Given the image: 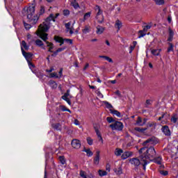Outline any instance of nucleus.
Listing matches in <instances>:
<instances>
[{
  "label": "nucleus",
  "instance_id": "nucleus-18",
  "mask_svg": "<svg viewBox=\"0 0 178 178\" xmlns=\"http://www.w3.org/2000/svg\"><path fill=\"white\" fill-rule=\"evenodd\" d=\"M96 33L97 34H102V33H104V31H105V28L103 27V26H101L99 25H98L97 27H96Z\"/></svg>",
  "mask_w": 178,
  "mask_h": 178
},
{
  "label": "nucleus",
  "instance_id": "nucleus-34",
  "mask_svg": "<svg viewBox=\"0 0 178 178\" xmlns=\"http://www.w3.org/2000/svg\"><path fill=\"white\" fill-rule=\"evenodd\" d=\"M91 17V13L88 12L86 13L83 16V21L86 22V20H88Z\"/></svg>",
  "mask_w": 178,
  "mask_h": 178
},
{
  "label": "nucleus",
  "instance_id": "nucleus-52",
  "mask_svg": "<svg viewBox=\"0 0 178 178\" xmlns=\"http://www.w3.org/2000/svg\"><path fill=\"white\" fill-rule=\"evenodd\" d=\"M72 23L70 22H67V24H65V28L67 29V31H69V30H70V26H71Z\"/></svg>",
  "mask_w": 178,
  "mask_h": 178
},
{
  "label": "nucleus",
  "instance_id": "nucleus-62",
  "mask_svg": "<svg viewBox=\"0 0 178 178\" xmlns=\"http://www.w3.org/2000/svg\"><path fill=\"white\" fill-rule=\"evenodd\" d=\"M74 123L76 126H79L80 124V122L77 120H75Z\"/></svg>",
  "mask_w": 178,
  "mask_h": 178
},
{
  "label": "nucleus",
  "instance_id": "nucleus-50",
  "mask_svg": "<svg viewBox=\"0 0 178 178\" xmlns=\"http://www.w3.org/2000/svg\"><path fill=\"white\" fill-rule=\"evenodd\" d=\"M63 13L64 16H69L70 15V11L69 10H64Z\"/></svg>",
  "mask_w": 178,
  "mask_h": 178
},
{
  "label": "nucleus",
  "instance_id": "nucleus-43",
  "mask_svg": "<svg viewBox=\"0 0 178 178\" xmlns=\"http://www.w3.org/2000/svg\"><path fill=\"white\" fill-rule=\"evenodd\" d=\"M96 94H97V97H99V98H104V95H102V93H101V91H99V89H97L96 90Z\"/></svg>",
  "mask_w": 178,
  "mask_h": 178
},
{
  "label": "nucleus",
  "instance_id": "nucleus-64",
  "mask_svg": "<svg viewBox=\"0 0 178 178\" xmlns=\"http://www.w3.org/2000/svg\"><path fill=\"white\" fill-rule=\"evenodd\" d=\"M106 170H107V172H111V167L109 165H106Z\"/></svg>",
  "mask_w": 178,
  "mask_h": 178
},
{
  "label": "nucleus",
  "instance_id": "nucleus-15",
  "mask_svg": "<svg viewBox=\"0 0 178 178\" xmlns=\"http://www.w3.org/2000/svg\"><path fill=\"white\" fill-rule=\"evenodd\" d=\"M99 154H100L99 151H97L96 152V156H95L93 160V163L95 165H99Z\"/></svg>",
  "mask_w": 178,
  "mask_h": 178
},
{
  "label": "nucleus",
  "instance_id": "nucleus-41",
  "mask_svg": "<svg viewBox=\"0 0 178 178\" xmlns=\"http://www.w3.org/2000/svg\"><path fill=\"white\" fill-rule=\"evenodd\" d=\"M168 52H172L173 51V44H172L171 42L168 43Z\"/></svg>",
  "mask_w": 178,
  "mask_h": 178
},
{
  "label": "nucleus",
  "instance_id": "nucleus-29",
  "mask_svg": "<svg viewBox=\"0 0 178 178\" xmlns=\"http://www.w3.org/2000/svg\"><path fill=\"white\" fill-rule=\"evenodd\" d=\"M136 124L138 126H144V122H143V119L141 117H138V120H136Z\"/></svg>",
  "mask_w": 178,
  "mask_h": 178
},
{
  "label": "nucleus",
  "instance_id": "nucleus-63",
  "mask_svg": "<svg viewBox=\"0 0 178 178\" xmlns=\"http://www.w3.org/2000/svg\"><path fill=\"white\" fill-rule=\"evenodd\" d=\"M146 105H151V99L146 100Z\"/></svg>",
  "mask_w": 178,
  "mask_h": 178
},
{
  "label": "nucleus",
  "instance_id": "nucleus-30",
  "mask_svg": "<svg viewBox=\"0 0 178 178\" xmlns=\"http://www.w3.org/2000/svg\"><path fill=\"white\" fill-rule=\"evenodd\" d=\"M83 152H86L87 156H92L93 153L91 152V149H84Z\"/></svg>",
  "mask_w": 178,
  "mask_h": 178
},
{
  "label": "nucleus",
  "instance_id": "nucleus-11",
  "mask_svg": "<svg viewBox=\"0 0 178 178\" xmlns=\"http://www.w3.org/2000/svg\"><path fill=\"white\" fill-rule=\"evenodd\" d=\"M163 133L165 134V136H167L169 137L170 136V129H169V127L168 126H163L161 129Z\"/></svg>",
  "mask_w": 178,
  "mask_h": 178
},
{
  "label": "nucleus",
  "instance_id": "nucleus-42",
  "mask_svg": "<svg viewBox=\"0 0 178 178\" xmlns=\"http://www.w3.org/2000/svg\"><path fill=\"white\" fill-rule=\"evenodd\" d=\"M147 127H154V129H155V127H156V123L152 122H149L147 124Z\"/></svg>",
  "mask_w": 178,
  "mask_h": 178
},
{
  "label": "nucleus",
  "instance_id": "nucleus-48",
  "mask_svg": "<svg viewBox=\"0 0 178 178\" xmlns=\"http://www.w3.org/2000/svg\"><path fill=\"white\" fill-rule=\"evenodd\" d=\"M105 105H106V108H108V109H112V108H113V106H112V104H109V102H105Z\"/></svg>",
  "mask_w": 178,
  "mask_h": 178
},
{
  "label": "nucleus",
  "instance_id": "nucleus-17",
  "mask_svg": "<svg viewBox=\"0 0 178 178\" xmlns=\"http://www.w3.org/2000/svg\"><path fill=\"white\" fill-rule=\"evenodd\" d=\"M91 31V26L90 25H86L85 27L82 29L83 34H88Z\"/></svg>",
  "mask_w": 178,
  "mask_h": 178
},
{
  "label": "nucleus",
  "instance_id": "nucleus-8",
  "mask_svg": "<svg viewBox=\"0 0 178 178\" xmlns=\"http://www.w3.org/2000/svg\"><path fill=\"white\" fill-rule=\"evenodd\" d=\"M152 26L151 25H146L143 27V31H139V33L140 34V37H144L145 35H146V33L147 31H148V30H149V29H151Z\"/></svg>",
  "mask_w": 178,
  "mask_h": 178
},
{
  "label": "nucleus",
  "instance_id": "nucleus-58",
  "mask_svg": "<svg viewBox=\"0 0 178 178\" xmlns=\"http://www.w3.org/2000/svg\"><path fill=\"white\" fill-rule=\"evenodd\" d=\"M45 12V9L44 7H41L40 8V15H42Z\"/></svg>",
  "mask_w": 178,
  "mask_h": 178
},
{
  "label": "nucleus",
  "instance_id": "nucleus-53",
  "mask_svg": "<svg viewBox=\"0 0 178 178\" xmlns=\"http://www.w3.org/2000/svg\"><path fill=\"white\" fill-rule=\"evenodd\" d=\"M114 94H115V95H118V97H119L120 98H122V94L120 93V91L117 90L114 92Z\"/></svg>",
  "mask_w": 178,
  "mask_h": 178
},
{
  "label": "nucleus",
  "instance_id": "nucleus-35",
  "mask_svg": "<svg viewBox=\"0 0 178 178\" xmlns=\"http://www.w3.org/2000/svg\"><path fill=\"white\" fill-rule=\"evenodd\" d=\"M108 175V172L105 170H99V175L102 177L103 176H106Z\"/></svg>",
  "mask_w": 178,
  "mask_h": 178
},
{
  "label": "nucleus",
  "instance_id": "nucleus-19",
  "mask_svg": "<svg viewBox=\"0 0 178 178\" xmlns=\"http://www.w3.org/2000/svg\"><path fill=\"white\" fill-rule=\"evenodd\" d=\"M51 126L54 130H57L58 131H60L62 130V125L59 123L53 124Z\"/></svg>",
  "mask_w": 178,
  "mask_h": 178
},
{
  "label": "nucleus",
  "instance_id": "nucleus-61",
  "mask_svg": "<svg viewBox=\"0 0 178 178\" xmlns=\"http://www.w3.org/2000/svg\"><path fill=\"white\" fill-rule=\"evenodd\" d=\"M90 66V64H88V63H87L85 65V67H83V70H87V68Z\"/></svg>",
  "mask_w": 178,
  "mask_h": 178
},
{
  "label": "nucleus",
  "instance_id": "nucleus-5",
  "mask_svg": "<svg viewBox=\"0 0 178 178\" xmlns=\"http://www.w3.org/2000/svg\"><path fill=\"white\" fill-rule=\"evenodd\" d=\"M110 127H111L112 130H118V131H122V130H123V123L117 121L113 124H111Z\"/></svg>",
  "mask_w": 178,
  "mask_h": 178
},
{
  "label": "nucleus",
  "instance_id": "nucleus-4",
  "mask_svg": "<svg viewBox=\"0 0 178 178\" xmlns=\"http://www.w3.org/2000/svg\"><path fill=\"white\" fill-rule=\"evenodd\" d=\"M95 10L97 13L96 19H97L98 23H104V15H102V10H101V7L99 6H96L95 8Z\"/></svg>",
  "mask_w": 178,
  "mask_h": 178
},
{
  "label": "nucleus",
  "instance_id": "nucleus-2",
  "mask_svg": "<svg viewBox=\"0 0 178 178\" xmlns=\"http://www.w3.org/2000/svg\"><path fill=\"white\" fill-rule=\"evenodd\" d=\"M148 144H154V140L152 138H149L143 143L144 147H142L139 150V154L143 159H154L155 155H156V152L154 147L147 148Z\"/></svg>",
  "mask_w": 178,
  "mask_h": 178
},
{
  "label": "nucleus",
  "instance_id": "nucleus-47",
  "mask_svg": "<svg viewBox=\"0 0 178 178\" xmlns=\"http://www.w3.org/2000/svg\"><path fill=\"white\" fill-rule=\"evenodd\" d=\"M62 99L65 101L68 104V105H72V102H70V98H68V97H65V98L62 97Z\"/></svg>",
  "mask_w": 178,
  "mask_h": 178
},
{
  "label": "nucleus",
  "instance_id": "nucleus-6",
  "mask_svg": "<svg viewBox=\"0 0 178 178\" xmlns=\"http://www.w3.org/2000/svg\"><path fill=\"white\" fill-rule=\"evenodd\" d=\"M131 165H134V166H140L143 162V157L140 155V161L137 158H132L129 160Z\"/></svg>",
  "mask_w": 178,
  "mask_h": 178
},
{
  "label": "nucleus",
  "instance_id": "nucleus-60",
  "mask_svg": "<svg viewBox=\"0 0 178 178\" xmlns=\"http://www.w3.org/2000/svg\"><path fill=\"white\" fill-rule=\"evenodd\" d=\"M54 67H51L50 70H47L46 72H47V73H51V72H54Z\"/></svg>",
  "mask_w": 178,
  "mask_h": 178
},
{
  "label": "nucleus",
  "instance_id": "nucleus-23",
  "mask_svg": "<svg viewBox=\"0 0 178 178\" xmlns=\"http://www.w3.org/2000/svg\"><path fill=\"white\" fill-rule=\"evenodd\" d=\"M48 84L51 88L55 89L58 88V83H56V82H55L54 81H49Z\"/></svg>",
  "mask_w": 178,
  "mask_h": 178
},
{
  "label": "nucleus",
  "instance_id": "nucleus-33",
  "mask_svg": "<svg viewBox=\"0 0 178 178\" xmlns=\"http://www.w3.org/2000/svg\"><path fill=\"white\" fill-rule=\"evenodd\" d=\"M156 5H165V0H154Z\"/></svg>",
  "mask_w": 178,
  "mask_h": 178
},
{
  "label": "nucleus",
  "instance_id": "nucleus-55",
  "mask_svg": "<svg viewBox=\"0 0 178 178\" xmlns=\"http://www.w3.org/2000/svg\"><path fill=\"white\" fill-rule=\"evenodd\" d=\"M63 72V69H60L59 72H58V76H59V79H60V77H62V74Z\"/></svg>",
  "mask_w": 178,
  "mask_h": 178
},
{
  "label": "nucleus",
  "instance_id": "nucleus-3",
  "mask_svg": "<svg viewBox=\"0 0 178 178\" xmlns=\"http://www.w3.org/2000/svg\"><path fill=\"white\" fill-rule=\"evenodd\" d=\"M35 12V7L31 6L27 9V19H29L31 24H36L38 22V15H33Z\"/></svg>",
  "mask_w": 178,
  "mask_h": 178
},
{
  "label": "nucleus",
  "instance_id": "nucleus-14",
  "mask_svg": "<svg viewBox=\"0 0 178 178\" xmlns=\"http://www.w3.org/2000/svg\"><path fill=\"white\" fill-rule=\"evenodd\" d=\"M132 155H133V152H125L122 154L121 158L122 159H127V158H130V156H131Z\"/></svg>",
  "mask_w": 178,
  "mask_h": 178
},
{
  "label": "nucleus",
  "instance_id": "nucleus-12",
  "mask_svg": "<svg viewBox=\"0 0 178 178\" xmlns=\"http://www.w3.org/2000/svg\"><path fill=\"white\" fill-rule=\"evenodd\" d=\"M162 49H151V54L154 55V56H159L161 55Z\"/></svg>",
  "mask_w": 178,
  "mask_h": 178
},
{
  "label": "nucleus",
  "instance_id": "nucleus-59",
  "mask_svg": "<svg viewBox=\"0 0 178 178\" xmlns=\"http://www.w3.org/2000/svg\"><path fill=\"white\" fill-rule=\"evenodd\" d=\"M65 42H70V44H73V40H72L71 39H65Z\"/></svg>",
  "mask_w": 178,
  "mask_h": 178
},
{
  "label": "nucleus",
  "instance_id": "nucleus-38",
  "mask_svg": "<svg viewBox=\"0 0 178 178\" xmlns=\"http://www.w3.org/2000/svg\"><path fill=\"white\" fill-rule=\"evenodd\" d=\"M35 44L38 47H42L44 45V43L40 39L35 40Z\"/></svg>",
  "mask_w": 178,
  "mask_h": 178
},
{
  "label": "nucleus",
  "instance_id": "nucleus-13",
  "mask_svg": "<svg viewBox=\"0 0 178 178\" xmlns=\"http://www.w3.org/2000/svg\"><path fill=\"white\" fill-rule=\"evenodd\" d=\"M169 37L168 38V41L170 42L173 41V37L175 35V32L172 30V28L168 29Z\"/></svg>",
  "mask_w": 178,
  "mask_h": 178
},
{
  "label": "nucleus",
  "instance_id": "nucleus-31",
  "mask_svg": "<svg viewBox=\"0 0 178 178\" xmlns=\"http://www.w3.org/2000/svg\"><path fill=\"white\" fill-rule=\"evenodd\" d=\"M99 58H102L103 59H105L106 60H107L110 63H113V60H112V58H109L106 56H99Z\"/></svg>",
  "mask_w": 178,
  "mask_h": 178
},
{
  "label": "nucleus",
  "instance_id": "nucleus-44",
  "mask_svg": "<svg viewBox=\"0 0 178 178\" xmlns=\"http://www.w3.org/2000/svg\"><path fill=\"white\" fill-rule=\"evenodd\" d=\"M50 77H55V79H59V75L56 72H53L50 74Z\"/></svg>",
  "mask_w": 178,
  "mask_h": 178
},
{
  "label": "nucleus",
  "instance_id": "nucleus-32",
  "mask_svg": "<svg viewBox=\"0 0 178 178\" xmlns=\"http://www.w3.org/2000/svg\"><path fill=\"white\" fill-rule=\"evenodd\" d=\"M114 171L115 173H116V175H122V173H123L122 167H119L118 168L114 169Z\"/></svg>",
  "mask_w": 178,
  "mask_h": 178
},
{
  "label": "nucleus",
  "instance_id": "nucleus-57",
  "mask_svg": "<svg viewBox=\"0 0 178 178\" xmlns=\"http://www.w3.org/2000/svg\"><path fill=\"white\" fill-rule=\"evenodd\" d=\"M134 46H130L129 47V54H131V52H133V51L134 50Z\"/></svg>",
  "mask_w": 178,
  "mask_h": 178
},
{
  "label": "nucleus",
  "instance_id": "nucleus-22",
  "mask_svg": "<svg viewBox=\"0 0 178 178\" xmlns=\"http://www.w3.org/2000/svg\"><path fill=\"white\" fill-rule=\"evenodd\" d=\"M154 163H157V165H162V157L158 156L154 159Z\"/></svg>",
  "mask_w": 178,
  "mask_h": 178
},
{
  "label": "nucleus",
  "instance_id": "nucleus-45",
  "mask_svg": "<svg viewBox=\"0 0 178 178\" xmlns=\"http://www.w3.org/2000/svg\"><path fill=\"white\" fill-rule=\"evenodd\" d=\"M54 40L56 42H62V40H63V38L59 36H55Z\"/></svg>",
  "mask_w": 178,
  "mask_h": 178
},
{
  "label": "nucleus",
  "instance_id": "nucleus-26",
  "mask_svg": "<svg viewBox=\"0 0 178 178\" xmlns=\"http://www.w3.org/2000/svg\"><path fill=\"white\" fill-rule=\"evenodd\" d=\"M142 163H140V165H143V170H145L146 166L148 165L149 162L147 160H146L144 158H142Z\"/></svg>",
  "mask_w": 178,
  "mask_h": 178
},
{
  "label": "nucleus",
  "instance_id": "nucleus-40",
  "mask_svg": "<svg viewBox=\"0 0 178 178\" xmlns=\"http://www.w3.org/2000/svg\"><path fill=\"white\" fill-rule=\"evenodd\" d=\"M86 141H87L88 145H92V144L94 143V140L90 137H88L86 138Z\"/></svg>",
  "mask_w": 178,
  "mask_h": 178
},
{
  "label": "nucleus",
  "instance_id": "nucleus-39",
  "mask_svg": "<svg viewBox=\"0 0 178 178\" xmlns=\"http://www.w3.org/2000/svg\"><path fill=\"white\" fill-rule=\"evenodd\" d=\"M59 161L62 165H65L66 163V160L65 159V156H59Z\"/></svg>",
  "mask_w": 178,
  "mask_h": 178
},
{
  "label": "nucleus",
  "instance_id": "nucleus-7",
  "mask_svg": "<svg viewBox=\"0 0 178 178\" xmlns=\"http://www.w3.org/2000/svg\"><path fill=\"white\" fill-rule=\"evenodd\" d=\"M71 145L75 149H79L81 147V142L77 139H74L72 140Z\"/></svg>",
  "mask_w": 178,
  "mask_h": 178
},
{
  "label": "nucleus",
  "instance_id": "nucleus-1",
  "mask_svg": "<svg viewBox=\"0 0 178 178\" xmlns=\"http://www.w3.org/2000/svg\"><path fill=\"white\" fill-rule=\"evenodd\" d=\"M59 16V13H56L55 15L54 14H50L49 16L46 19L45 22L41 24L39 26L38 29L37 35L42 38L46 44H47V47H49V52H54L52 49H54V44L47 41L48 40V34L46 33V31L49 30V22H55L56 17Z\"/></svg>",
  "mask_w": 178,
  "mask_h": 178
},
{
  "label": "nucleus",
  "instance_id": "nucleus-37",
  "mask_svg": "<svg viewBox=\"0 0 178 178\" xmlns=\"http://www.w3.org/2000/svg\"><path fill=\"white\" fill-rule=\"evenodd\" d=\"M135 130H136V131H138L139 133H144V131H145V130H147V128L136 127Z\"/></svg>",
  "mask_w": 178,
  "mask_h": 178
},
{
  "label": "nucleus",
  "instance_id": "nucleus-49",
  "mask_svg": "<svg viewBox=\"0 0 178 178\" xmlns=\"http://www.w3.org/2000/svg\"><path fill=\"white\" fill-rule=\"evenodd\" d=\"M70 95V90H67V92L62 96L63 98H66Z\"/></svg>",
  "mask_w": 178,
  "mask_h": 178
},
{
  "label": "nucleus",
  "instance_id": "nucleus-20",
  "mask_svg": "<svg viewBox=\"0 0 178 178\" xmlns=\"http://www.w3.org/2000/svg\"><path fill=\"white\" fill-rule=\"evenodd\" d=\"M22 48H23L24 49H26V51H29L30 47L27 45V43H26V41L22 40L21 42V50H22Z\"/></svg>",
  "mask_w": 178,
  "mask_h": 178
},
{
  "label": "nucleus",
  "instance_id": "nucleus-21",
  "mask_svg": "<svg viewBox=\"0 0 178 178\" xmlns=\"http://www.w3.org/2000/svg\"><path fill=\"white\" fill-rule=\"evenodd\" d=\"M110 112L113 115H115L118 118H122V114L118 111L110 109Z\"/></svg>",
  "mask_w": 178,
  "mask_h": 178
},
{
  "label": "nucleus",
  "instance_id": "nucleus-56",
  "mask_svg": "<svg viewBox=\"0 0 178 178\" xmlns=\"http://www.w3.org/2000/svg\"><path fill=\"white\" fill-rule=\"evenodd\" d=\"M36 76H37V77H38L39 79H42V77H44V74H42V73H40V74L37 73V74H36Z\"/></svg>",
  "mask_w": 178,
  "mask_h": 178
},
{
  "label": "nucleus",
  "instance_id": "nucleus-10",
  "mask_svg": "<svg viewBox=\"0 0 178 178\" xmlns=\"http://www.w3.org/2000/svg\"><path fill=\"white\" fill-rule=\"evenodd\" d=\"M114 27L117 29V32L118 33L120 31V29L123 27V23H122V21L117 19L114 24Z\"/></svg>",
  "mask_w": 178,
  "mask_h": 178
},
{
  "label": "nucleus",
  "instance_id": "nucleus-28",
  "mask_svg": "<svg viewBox=\"0 0 178 178\" xmlns=\"http://www.w3.org/2000/svg\"><path fill=\"white\" fill-rule=\"evenodd\" d=\"M122 154H123V149L119 148L115 149V155H116V156H120Z\"/></svg>",
  "mask_w": 178,
  "mask_h": 178
},
{
  "label": "nucleus",
  "instance_id": "nucleus-25",
  "mask_svg": "<svg viewBox=\"0 0 178 178\" xmlns=\"http://www.w3.org/2000/svg\"><path fill=\"white\" fill-rule=\"evenodd\" d=\"M65 49H66V47L58 48L56 51L54 52V54H52L51 56H56L59 52H62V51H65Z\"/></svg>",
  "mask_w": 178,
  "mask_h": 178
},
{
  "label": "nucleus",
  "instance_id": "nucleus-27",
  "mask_svg": "<svg viewBox=\"0 0 178 178\" xmlns=\"http://www.w3.org/2000/svg\"><path fill=\"white\" fill-rule=\"evenodd\" d=\"M171 122L172 123H177L178 120V115L177 114H173L172 116L171 117Z\"/></svg>",
  "mask_w": 178,
  "mask_h": 178
},
{
  "label": "nucleus",
  "instance_id": "nucleus-24",
  "mask_svg": "<svg viewBox=\"0 0 178 178\" xmlns=\"http://www.w3.org/2000/svg\"><path fill=\"white\" fill-rule=\"evenodd\" d=\"M71 5L75 9H79V8H80V5H79V3H77V1L76 0H72Z\"/></svg>",
  "mask_w": 178,
  "mask_h": 178
},
{
  "label": "nucleus",
  "instance_id": "nucleus-46",
  "mask_svg": "<svg viewBox=\"0 0 178 178\" xmlns=\"http://www.w3.org/2000/svg\"><path fill=\"white\" fill-rule=\"evenodd\" d=\"M24 26L26 30H30V29H31V25L30 24L24 22Z\"/></svg>",
  "mask_w": 178,
  "mask_h": 178
},
{
  "label": "nucleus",
  "instance_id": "nucleus-51",
  "mask_svg": "<svg viewBox=\"0 0 178 178\" xmlns=\"http://www.w3.org/2000/svg\"><path fill=\"white\" fill-rule=\"evenodd\" d=\"M160 173L163 175V176H168V175H169V172L166 171V170H161Z\"/></svg>",
  "mask_w": 178,
  "mask_h": 178
},
{
  "label": "nucleus",
  "instance_id": "nucleus-16",
  "mask_svg": "<svg viewBox=\"0 0 178 178\" xmlns=\"http://www.w3.org/2000/svg\"><path fill=\"white\" fill-rule=\"evenodd\" d=\"M95 131L99 138V141H102V143H104V139H102V136L101 135V132L99 131V130L98 129V128L95 127Z\"/></svg>",
  "mask_w": 178,
  "mask_h": 178
},
{
  "label": "nucleus",
  "instance_id": "nucleus-54",
  "mask_svg": "<svg viewBox=\"0 0 178 178\" xmlns=\"http://www.w3.org/2000/svg\"><path fill=\"white\" fill-rule=\"evenodd\" d=\"M106 120L108 123H112V122H113V118L112 117H108Z\"/></svg>",
  "mask_w": 178,
  "mask_h": 178
},
{
  "label": "nucleus",
  "instance_id": "nucleus-9",
  "mask_svg": "<svg viewBox=\"0 0 178 178\" xmlns=\"http://www.w3.org/2000/svg\"><path fill=\"white\" fill-rule=\"evenodd\" d=\"M22 52L23 56H24L27 62H29V60H30L33 57V54L25 52L24 49L23 48H22Z\"/></svg>",
  "mask_w": 178,
  "mask_h": 178
},
{
  "label": "nucleus",
  "instance_id": "nucleus-36",
  "mask_svg": "<svg viewBox=\"0 0 178 178\" xmlns=\"http://www.w3.org/2000/svg\"><path fill=\"white\" fill-rule=\"evenodd\" d=\"M28 65H29V69H31L32 70L33 73H34V71L33 70V69H34L35 67L34 64H33L31 61L28 60Z\"/></svg>",
  "mask_w": 178,
  "mask_h": 178
}]
</instances>
